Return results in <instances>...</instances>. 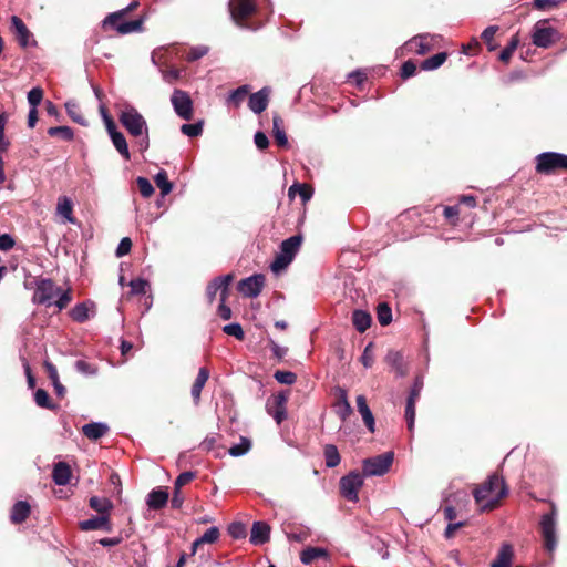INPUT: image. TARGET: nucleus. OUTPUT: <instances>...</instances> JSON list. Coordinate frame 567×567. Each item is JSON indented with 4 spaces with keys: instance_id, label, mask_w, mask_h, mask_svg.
<instances>
[{
    "instance_id": "f257e3e1",
    "label": "nucleus",
    "mask_w": 567,
    "mask_h": 567,
    "mask_svg": "<svg viewBox=\"0 0 567 567\" xmlns=\"http://www.w3.org/2000/svg\"><path fill=\"white\" fill-rule=\"evenodd\" d=\"M118 121L128 134L136 138V146L141 153L150 147L148 126L144 116L132 105L125 107L118 114Z\"/></svg>"
},
{
    "instance_id": "f03ea898",
    "label": "nucleus",
    "mask_w": 567,
    "mask_h": 567,
    "mask_svg": "<svg viewBox=\"0 0 567 567\" xmlns=\"http://www.w3.org/2000/svg\"><path fill=\"white\" fill-rule=\"evenodd\" d=\"M301 243L302 237L300 235H295L285 239L280 244L279 252L270 264V269L276 274H279L281 270L286 269L295 259Z\"/></svg>"
},
{
    "instance_id": "7ed1b4c3",
    "label": "nucleus",
    "mask_w": 567,
    "mask_h": 567,
    "mask_svg": "<svg viewBox=\"0 0 567 567\" xmlns=\"http://www.w3.org/2000/svg\"><path fill=\"white\" fill-rule=\"evenodd\" d=\"M539 525L545 549L553 553L557 547V509L555 505H551L550 512L542 515Z\"/></svg>"
},
{
    "instance_id": "20e7f679",
    "label": "nucleus",
    "mask_w": 567,
    "mask_h": 567,
    "mask_svg": "<svg viewBox=\"0 0 567 567\" xmlns=\"http://www.w3.org/2000/svg\"><path fill=\"white\" fill-rule=\"evenodd\" d=\"M394 453L385 452L362 461L363 476H382L386 474L393 463Z\"/></svg>"
},
{
    "instance_id": "39448f33",
    "label": "nucleus",
    "mask_w": 567,
    "mask_h": 567,
    "mask_svg": "<svg viewBox=\"0 0 567 567\" xmlns=\"http://www.w3.org/2000/svg\"><path fill=\"white\" fill-rule=\"evenodd\" d=\"M557 169H567V154L544 152L536 156V172L551 174Z\"/></svg>"
},
{
    "instance_id": "423d86ee",
    "label": "nucleus",
    "mask_w": 567,
    "mask_h": 567,
    "mask_svg": "<svg viewBox=\"0 0 567 567\" xmlns=\"http://www.w3.org/2000/svg\"><path fill=\"white\" fill-rule=\"evenodd\" d=\"M549 20L537 21L532 30V42L535 47L547 49L558 40V31L548 25Z\"/></svg>"
},
{
    "instance_id": "0eeeda50",
    "label": "nucleus",
    "mask_w": 567,
    "mask_h": 567,
    "mask_svg": "<svg viewBox=\"0 0 567 567\" xmlns=\"http://www.w3.org/2000/svg\"><path fill=\"white\" fill-rule=\"evenodd\" d=\"M363 485V474L352 471L342 476L339 482L340 494L349 502H358L359 489Z\"/></svg>"
},
{
    "instance_id": "6e6552de",
    "label": "nucleus",
    "mask_w": 567,
    "mask_h": 567,
    "mask_svg": "<svg viewBox=\"0 0 567 567\" xmlns=\"http://www.w3.org/2000/svg\"><path fill=\"white\" fill-rule=\"evenodd\" d=\"M288 399L289 391L282 390L272 396V402L271 399H268L266 403L267 413L274 417L278 425H280L287 419L286 404Z\"/></svg>"
},
{
    "instance_id": "1a4fd4ad",
    "label": "nucleus",
    "mask_w": 567,
    "mask_h": 567,
    "mask_svg": "<svg viewBox=\"0 0 567 567\" xmlns=\"http://www.w3.org/2000/svg\"><path fill=\"white\" fill-rule=\"evenodd\" d=\"M171 103L177 116L185 121L192 120L194 106L193 101L186 91L175 89L171 96Z\"/></svg>"
},
{
    "instance_id": "9d476101",
    "label": "nucleus",
    "mask_w": 567,
    "mask_h": 567,
    "mask_svg": "<svg viewBox=\"0 0 567 567\" xmlns=\"http://www.w3.org/2000/svg\"><path fill=\"white\" fill-rule=\"evenodd\" d=\"M58 292H60V288L55 287L53 280L42 278L37 282L33 301L40 305L52 306Z\"/></svg>"
},
{
    "instance_id": "9b49d317",
    "label": "nucleus",
    "mask_w": 567,
    "mask_h": 567,
    "mask_svg": "<svg viewBox=\"0 0 567 567\" xmlns=\"http://www.w3.org/2000/svg\"><path fill=\"white\" fill-rule=\"evenodd\" d=\"M10 29L14 34L17 42L23 49L28 47H35L37 41L33 38L32 32L28 29L25 23L18 16H12L10 19Z\"/></svg>"
},
{
    "instance_id": "f8f14e48",
    "label": "nucleus",
    "mask_w": 567,
    "mask_h": 567,
    "mask_svg": "<svg viewBox=\"0 0 567 567\" xmlns=\"http://www.w3.org/2000/svg\"><path fill=\"white\" fill-rule=\"evenodd\" d=\"M482 486L489 487L488 492L491 496H494L482 506V511L494 508L498 501L506 496L507 494L505 482L497 475L489 476L488 480Z\"/></svg>"
},
{
    "instance_id": "ddd939ff",
    "label": "nucleus",
    "mask_w": 567,
    "mask_h": 567,
    "mask_svg": "<svg viewBox=\"0 0 567 567\" xmlns=\"http://www.w3.org/2000/svg\"><path fill=\"white\" fill-rule=\"evenodd\" d=\"M265 281L266 279L262 274H255L241 279L237 285V289L244 297L256 298L260 295Z\"/></svg>"
},
{
    "instance_id": "4468645a",
    "label": "nucleus",
    "mask_w": 567,
    "mask_h": 567,
    "mask_svg": "<svg viewBox=\"0 0 567 567\" xmlns=\"http://www.w3.org/2000/svg\"><path fill=\"white\" fill-rule=\"evenodd\" d=\"M228 9L231 19L240 24L241 20L247 19L257 10L255 0H229Z\"/></svg>"
},
{
    "instance_id": "2eb2a0df",
    "label": "nucleus",
    "mask_w": 567,
    "mask_h": 567,
    "mask_svg": "<svg viewBox=\"0 0 567 567\" xmlns=\"http://www.w3.org/2000/svg\"><path fill=\"white\" fill-rule=\"evenodd\" d=\"M234 276L233 274H227L224 276H218L214 278L206 288V297L208 302H213L216 298L218 291H220V298H227L228 296V287L233 282Z\"/></svg>"
},
{
    "instance_id": "dca6fc26",
    "label": "nucleus",
    "mask_w": 567,
    "mask_h": 567,
    "mask_svg": "<svg viewBox=\"0 0 567 567\" xmlns=\"http://www.w3.org/2000/svg\"><path fill=\"white\" fill-rule=\"evenodd\" d=\"M427 34H419L408 40L401 48L396 50V54H403V51L410 53H416L419 55H424L432 50V45L426 42Z\"/></svg>"
},
{
    "instance_id": "f3484780",
    "label": "nucleus",
    "mask_w": 567,
    "mask_h": 567,
    "mask_svg": "<svg viewBox=\"0 0 567 567\" xmlns=\"http://www.w3.org/2000/svg\"><path fill=\"white\" fill-rule=\"evenodd\" d=\"M270 89L265 86L249 95L248 107L255 114L262 113L269 103Z\"/></svg>"
},
{
    "instance_id": "a211bd4d",
    "label": "nucleus",
    "mask_w": 567,
    "mask_h": 567,
    "mask_svg": "<svg viewBox=\"0 0 567 567\" xmlns=\"http://www.w3.org/2000/svg\"><path fill=\"white\" fill-rule=\"evenodd\" d=\"M79 527L81 530L89 532V530H97L102 529L105 532H111L112 526L110 523V516L109 514H103L99 516H93L89 519L81 520L79 523Z\"/></svg>"
},
{
    "instance_id": "6ab92c4d",
    "label": "nucleus",
    "mask_w": 567,
    "mask_h": 567,
    "mask_svg": "<svg viewBox=\"0 0 567 567\" xmlns=\"http://www.w3.org/2000/svg\"><path fill=\"white\" fill-rule=\"evenodd\" d=\"M169 494L164 487L153 488L146 496V505L150 509L158 511L166 506Z\"/></svg>"
},
{
    "instance_id": "aec40b11",
    "label": "nucleus",
    "mask_w": 567,
    "mask_h": 567,
    "mask_svg": "<svg viewBox=\"0 0 567 567\" xmlns=\"http://www.w3.org/2000/svg\"><path fill=\"white\" fill-rule=\"evenodd\" d=\"M270 538V526L262 520L254 522L250 530L249 542L252 545H264Z\"/></svg>"
},
{
    "instance_id": "412c9836",
    "label": "nucleus",
    "mask_w": 567,
    "mask_h": 567,
    "mask_svg": "<svg viewBox=\"0 0 567 567\" xmlns=\"http://www.w3.org/2000/svg\"><path fill=\"white\" fill-rule=\"evenodd\" d=\"M336 393L338 401L336 403V413L341 421H346L353 412L352 406L348 400V392L341 386H337Z\"/></svg>"
},
{
    "instance_id": "4be33fe9",
    "label": "nucleus",
    "mask_w": 567,
    "mask_h": 567,
    "mask_svg": "<svg viewBox=\"0 0 567 567\" xmlns=\"http://www.w3.org/2000/svg\"><path fill=\"white\" fill-rule=\"evenodd\" d=\"M358 412L360 413L363 423L365 424L370 433L375 432V420L374 415L367 403V399L363 394H360L355 399Z\"/></svg>"
},
{
    "instance_id": "5701e85b",
    "label": "nucleus",
    "mask_w": 567,
    "mask_h": 567,
    "mask_svg": "<svg viewBox=\"0 0 567 567\" xmlns=\"http://www.w3.org/2000/svg\"><path fill=\"white\" fill-rule=\"evenodd\" d=\"M109 136L116 148V151L120 153V155L128 161L131 158L128 145L126 142V138L122 132H120L117 128L110 127Z\"/></svg>"
},
{
    "instance_id": "b1692460",
    "label": "nucleus",
    "mask_w": 567,
    "mask_h": 567,
    "mask_svg": "<svg viewBox=\"0 0 567 567\" xmlns=\"http://www.w3.org/2000/svg\"><path fill=\"white\" fill-rule=\"evenodd\" d=\"M72 472L66 462H58L53 466L52 480L59 486H65L70 483Z\"/></svg>"
},
{
    "instance_id": "393cba45",
    "label": "nucleus",
    "mask_w": 567,
    "mask_h": 567,
    "mask_svg": "<svg viewBox=\"0 0 567 567\" xmlns=\"http://www.w3.org/2000/svg\"><path fill=\"white\" fill-rule=\"evenodd\" d=\"M109 425L104 422H91L83 425L82 433L89 440L96 441L103 437L109 432Z\"/></svg>"
},
{
    "instance_id": "a878e982",
    "label": "nucleus",
    "mask_w": 567,
    "mask_h": 567,
    "mask_svg": "<svg viewBox=\"0 0 567 567\" xmlns=\"http://www.w3.org/2000/svg\"><path fill=\"white\" fill-rule=\"evenodd\" d=\"M209 378V370L205 367L199 368L197 377L192 385L190 394L195 405L199 403L200 393Z\"/></svg>"
},
{
    "instance_id": "bb28decb",
    "label": "nucleus",
    "mask_w": 567,
    "mask_h": 567,
    "mask_svg": "<svg viewBox=\"0 0 567 567\" xmlns=\"http://www.w3.org/2000/svg\"><path fill=\"white\" fill-rule=\"evenodd\" d=\"M371 322L372 317L368 311L355 309L352 312V324L357 331L361 333L365 332L370 328Z\"/></svg>"
},
{
    "instance_id": "cd10ccee",
    "label": "nucleus",
    "mask_w": 567,
    "mask_h": 567,
    "mask_svg": "<svg viewBox=\"0 0 567 567\" xmlns=\"http://www.w3.org/2000/svg\"><path fill=\"white\" fill-rule=\"evenodd\" d=\"M31 508L28 502L19 501L11 509L10 519L13 524L23 523L30 515Z\"/></svg>"
},
{
    "instance_id": "c85d7f7f",
    "label": "nucleus",
    "mask_w": 567,
    "mask_h": 567,
    "mask_svg": "<svg viewBox=\"0 0 567 567\" xmlns=\"http://www.w3.org/2000/svg\"><path fill=\"white\" fill-rule=\"evenodd\" d=\"M272 134L278 146H288V137L284 128V121L278 114H275L272 117Z\"/></svg>"
},
{
    "instance_id": "c756f323",
    "label": "nucleus",
    "mask_w": 567,
    "mask_h": 567,
    "mask_svg": "<svg viewBox=\"0 0 567 567\" xmlns=\"http://www.w3.org/2000/svg\"><path fill=\"white\" fill-rule=\"evenodd\" d=\"M513 547L504 543L497 554L496 559L491 564V567H511L513 560Z\"/></svg>"
},
{
    "instance_id": "7c9ffc66",
    "label": "nucleus",
    "mask_w": 567,
    "mask_h": 567,
    "mask_svg": "<svg viewBox=\"0 0 567 567\" xmlns=\"http://www.w3.org/2000/svg\"><path fill=\"white\" fill-rule=\"evenodd\" d=\"M385 362L391 365L399 378H402L406 373V369L403 364V355L400 351L391 350L385 357Z\"/></svg>"
},
{
    "instance_id": "2f4dec72",
    "label": "nucleus",
    "mask_w": 567,
    "mask_h": 567,
    "mask_svg": "<svg viewBox=\"0 0 567 567\" xmlns=\"http://www.w3.org/2000/svg\"><path fill=\"white\" fill-rule=\"evenodd\" d=\"M56 213L59 215H61L62 217H64L68 223H70V224L75 223V219L72 215L73 204L69 197L62 196L59 198L58 205H56Z\"/></svg>"
},
{
    "instance_id": "473e14b6",
    "label": "nucleus",
    "mask_w": 567,
    "mask_h": 567,
    "mask_svg": "<svg viewBox=\"0 0 567 567\" xmlns=\"http://www.w3.org/2000/svg\"><path fill=\"white\" fill-rule=\"evenodd\" d=\"M327 555V549L322 547H307L301 551L300 560L305 565H310L315 559L326 557Z\"/></svg>"
},
{
    "instance_id": "72a5a7b5",
    "label": "nucleus",
    "mask_w": 567,
    "mask_h": 567,
    "mask_svg": "<svg viewBox=\"0 0 567 567\" xmlns=\"http://www.w3.org/2000/svg\"><path fill=\"white\" fill-rule=\"evenodd\" d=\"M447 59L446 52H439L421 62V69L424 71H433L439 69Z\"/></svg>"
},
{
    "instance_id": "f704fd0d",
    "label": "nucleus",
    "mask_w": 567,
    "mask_h": 567,
    "mask_svg": "<svg viewBox=\"0 0 567 567\" xmlns=\"http://www.w3.org/2000/svg\"><path fill=\"white\" fill-rule=\"evenodd\" d=\"M89 306H93V302L85 301L74 306L70 312L71 318L79 323L85 322L90 318Z\"/></svg>"
},
{
    "instance_id": "c9c22d12",
    "label": "nucleus",
    "mask_w": 567,
    "mask_h": 567,
    "mask_svg": "<svg viewBox=\"0 0 567 567\" xmlns=\"http://www.w3.org/2000/svg\"><path fill=\"white\" fill-rule=\"evenodd\" d=\"M326 466L333 468L340 464L341 457L336 445L327 444L323 451Z\"/></svg>"
},
{
    "instance_id": "e433bc0d",
    "label": "nucleus",
    "mask_w": 567,
    "mask_h": 567,
    "mask_svg": "<svg viewBox=\"0 0 567 567\" xmlns=\"http://www.w3.org/2000/svg\"><path fill=\"white\" fill-rule=\"evenodd\" d=\"M144 23V18H138L131 21L121 22V24L116 25V32L120 34H130L133 32L142 31V25Z\"/></svg>"
},
{
    "instance_id": "4c0bfd02",
    "label": "nucleus",
    "mask_w": 567,
    "mask_h": 567,
    "mask_svg": "<svg viewBox=\"0 0 567 567\" xmlns=\"http://www.w3.org/2000/svg\"><path fill=\"white\" fill-rule=\"evenodd\" d=\"M44 367L48 371L49 379L52 382V385L55 390L56 395L63 396L65 393V388L60 383L58 370L53 363L45 361Z\"/></svg>"
},
{
    "instance_id": "58836bf2",
    "label": "nucleus",
    "mask_w": 567,
    "mask_h": 567,
    "mask_svg": "<svg viewBox=\"0 0 567 567\" xmlns=\"http://www.w3.org/2000/svg\"><path fill=\"white\" fill-rule=\"evenodd\" d=\"M249 90L250 86L247 84L238 86L229 93L227 97V103L233 104L235 107H238L249 93Z\"/></svg>"
},
{
    "instance_id": "ea45409f",
    "label": "nucleus",
    "mask_w": 567,
    "mask_h": 567,
    "mask_svg": "<svg viewBox=\"0 0 567 567\" xmlns=\"http://www.w3.org/2000/svg\"><path fill=\"white\" fill-rule=\"evenodd\" d=\"M90 507L96 511L100 515L109 514L112 509V503L104 497L92 496L89 501Z\"/></svg>"
},
{
    "instance_id": "a19ab883",
    "label": "nucleus",
    "mask_w": 567,
    "mask_h": 567,
    "mask_svg": "<svg viewBox=\"0 0 567 567\" xmlns=\"http://www.w3.org/2000/svg\"><path fill=\"white\" fill-rule=\"evenodd\" d=\"M156 186L161 189L162 197L168 195L173 189V184L168 181L167 173L161 169L154 177Z\"/></svg>"
},
{
    "instance_id": "79ce46f5",
    "label": "nucleus",
    "mask_w": 567,
    "mask_h": 567,
    "mask_svg": "<svg viewBox=\"0 0 567 567\" xmlns=\"http://www.w3.org/2000/svg\"><path fill=\"white\" fill-rule=\"evenodd\" d=\"M250 449H251V441L246 436H241L239 443L233 445L228 450V453L230 456L239 457V456L247 454L250 451Z\"/></svg>"
},
{
    "instance_id": "37998d69",
    "label": "nucleus",
    "mask_w": 567,
    "mask_h": 567,
    "mask_svg": "<svg viewBox=\"0 0 567 567\" xmlns=\"http://www.w3.org/2000/svg\"><path fill=\"white\" fill-rule=\"evenodd\" d=\"M65 110H66V113L68 115L71 117V120L82 126H86L87 125V121L85 120V117L82 115L79 106L76 103L74 102H66L65 103Z\"/></svg>"
},
{
    "instance_id": "c03bdc74",
    "label": "nucleus",
    "mask_w": 567,
    "mask_h": 567,
    "mask_svg": "<svg viewBox=\"0 0 567 567\" xmlns=\"http://www.w3.org/2000/svg\"><path fill=\"white\" fill-rule=\"evenodd\" d=\"M50 136H59L63 141H72L74 138V132L70 126H52L48 130Z\"/></svg>"
},
{
    "instance_id": "a18cd8bd",
    "label": "nucleus",
    "mask_w": 567,
    "mask_h": 567,
    "mask_svg": "<svg viewBox=\"0 0 567 567\" xmlns=\"http://www.w3.org/2000/svg\"><path fill=\"white\" fill-rule=\"evenodd\" d=\"M377 318L381 326L385 327L392 322V310L388 303L382 302L377 308Z\"/></svg>"
},
{
    "instance_id": "49530a36",
    "label": "nucleus",
    "mask_w": 567,
    "mask_h": 567,
    "mask_svg": "<svg viewBox=\"0 0 567 567\" xmlns=\"http://www.w3.org/2000/svg\"><path fill=\"white\" fill-rule=\"evenodd\" d=\"M34 401H35L37 405H39L40 408H44V409H49V410L58 409L56 404L51 403L48 392L43 389H38L34 392Z\"/></svg>"
},
{
    "instance_id": "de8ad7c7",
    "label": "nucleus",
    "mask_w": 567,
    "mask_h": 567,
    "mask_svg": "<svg viewBox=\"0 0 567 567\" xmlns=\"http://www.w3.org/2000/svg\"><path fill=\"white\" fill-rule=\"evenodd\" d=\"M203 121H197L196 123L183 124L181 126V132L188 137H197L203 133Z\"/></svg>"
},
{
    "instance_id": "09e8293b",
    "label": "nucleus",
    "mask_w": 567,
    "mask_h": 567,
    "mask_svg": "<svg viewBox=\"0 0 567 567\" xmlns=\"http://www.w3.org/2000/svg\"><path fill=\"white\" fill-rule=\"evenodd\" d=\"M518 44H519V39L517 35H514L511 39V41L508 42V44L501 51L499 60L507 63L511 60L515 50L517 49Z\"/></svg>"
},
{
    "instance_id": "8fccbe9b",
    "label": "nucleus",
    "mask_w": 567,
    "mask_h": 567,
    "mask_svg": "<svg viewBox=\"0 0 567 567\" xmlns=\"http://www.w3.org/2000/svg\"><path fill=\"white\" fill-rule=\"evenodd\" d=\"M74 369L76 370V372H79L83 375H86V377H92L97 373V367L94 364H91L90 362H87L85 360L75 361Z\"/></svg>"
},
{
    "instance_id": "3c124183",
    "label": "nucleus",
    "mask_w": 567,
    "mask_h": 567,
    "mask_svg": "<svg viewBox=\"0 0 567 567\" xmlns=\"http://www.w3.org/2000/svg\"><path fill=\"white\" fill-rule=\"evenodd\" d=\"M123 13L118 10L112 13H109L102 21L103 28H111L116 31V25L121 24L123 21Z\"/></svg>"
},
{
    "instance_id": "603ef678",
    "label": "nucleus",
    "mask_w": 567,
    "mask_h": 567,
    "mask_svg": "<svg viewBox=\"0 0 567 567\" xmlns=\"http://www.w3.org/2000/svg\"><path fill=\"white\" fill-rule=\"evenodd\" d=\"M136 184H137V187H138V190H140L141 195L144 198H148V197H151L153 195L154 187H153V185H152V183L150 182L148 178L143 177V176H138L136 178Z\"/></svg>"
},
{
    "instance_id": "864d4df0",
    "label": "nucleus",
    "mask_w": 567,
    "mask_h": 567,
    "mask_svg": "<svg viewBox=\"0 0 567 567\" xmlns=\"http://www.w3.org/2000/svg\"><path fill=\"white\" fill-rule=\"evenodd\" d=\"M274 378L277 382L287 385L293 384L297 380L296 373L285 370H277L274 374Z\"/></svg>"
},
{
    "instance_id": "5fc2aeb1",
    "label": "nucleus",
    "mask_w": 567,
    "mask_h": 567,
    "mask_svg": "<svg viewBox=\"0 0 567 567\" xmlns=\"http://www.w3.org/2000/svg\"><path fill=\"white\" fill-rule=\"evenodd\" d=\"M415 402L406 399L405 404V420L406 425L410 432L414 429V422H415Z\"/></svg>"
},
{
    "instance_id": "6e6d98bb",
    "label": "nucleus",
    "mask_w": 567,
    "mask_h": 567,
    "mask_svg": "<svg viewBox=\"0 0 567 567\" xmlns=\"http://www.w3.org/2000/svg\"><path fill=\"white\" fill-rule=\"evenodd\" d=\"M131 288V295H144L148 287V281L143 278L132 279L128 284Z\"/></svg>"
},
{
    "instance_id": "4d7b16f0",
    "label": "nucleus",
    "mask_w": 567,
    "mask_h": 567,
    "mask_svg": "<svg viewBox=\"0 0 567 567\" xmlns=\"http://www.w3.org/2000/svg\"><path fill=\"white\" fill-rule=\"evenodd\" d=\"M224 333L235 337L237 340H243L245 337L243 327L238 322H231L223 327Z\"/></svg>"
},
{
    "instance_id": "13d9d810",
    "label": "nucleus",
    "mask_w": 567,
    "mask_h": 567,
    "mask_svg": "<svg viewBox=\"0 0 567 567\" xmlns=\"http://www.w3.org/2000/svg\"><path fill=\"white\" fill-rule=\"evenodd\" d=\"M487 486H478L474 489L473 496L475 502L482 507L488 499H491L493 496H491L488 492Z\"/></svg>"
},
{
    "instance_id": "bf43d9fd",
    "label": "nucleus",
    "mask_w": 567,
    "mask_h": 567,
    "mask_svg": "<svg viewBox=\"0 0 567 567\" xmlns=\"http://www.w3.org/2000/svg\"><path fill=\"white\" fill-rule=\"evenodd\" d=\"M298 192L299 196L303 202L309 200L312 197V190L305 184H293L289 188V195H292L295 192Z\"/></svg>"
},
{
    "instance_id": "052dcab7",
    "label": "nucleus",
    "mask_w": 567,
    "mask_h": 567,
    "mask_svg": "<svg viewBox=\"0 0 567 567\" xmlns=\"http://www.w3.org/2000/svg\"><path fill=\"white\" fill-rule=\"evenodd\" d=\"M219 535V528L213 526L208 528L200 537H198V539L202 544H214L218 540Z\"/></svg>"
},
{
    "instance_id": "680f3d73",
    "label": "nucleus",
    "mask_w": 567,
    "mask_h": 567,
    "mask_svg": "<svg viewBox=\"0 0 567 567\" xmlns=\"http://www.w3.org/2000/svg\"><path fill=\"white\" fill-rule=\"evenodd\" d=\"M196 476L197 473L195 471H185L181 473L174 482L175 489H182L184 485L193 481Z\"/></svg>"
},
{
    "instance_id": "e2e57ef3",
    "label": "nucleus",
    "mask_w": 567,
    "mask_h": 567,
    "mask_svg": "<svg viewBox=\"0 0 567 567\" xmlns=\"http://www.w3.org/2000/svg\"><path fill=\"white\" fill-rule=\"evenodd\" d=\"M209 51V48L207 45H196V47H193L188 54H187V61L188 62H194V61H197L199 59H202L203 56H205Z\"/></svg>"
},
{
    "instance_id": "0e129e2a",
    "label": "nucleus",
    "mask_w": 567,
    "mask_h": 567,
    "mask_svg": "<svg viewBox=\"0 0 567 567\" xmlns=\"http://www.w3.org/2000/svg\"><path fill=\"white\" fill-rule=\"evenodd\" d=\"M361 363L364 365V368H371L374 362V355H373V342H369L361 357H360Z\"/></svg>"
},
{
    "instance_id": "69168bd1",
    "label": "nucleus",
    "mask_w": 567,
    "mask_h": 567,
    "mask_svg": "<svg viewBox=\"0 0 567 567\" xmlns=\"http://www.w3.org/2000/svg\"><path fill=\"white\" fill-rule=\"evenodd\" d=\"M43 99V90L39 86L31 89L28 92V103L30 107H38Z\"/></svg>"
},
{
    "instance_id": "338daca9",
    "label": "nucleus",
    "mask_w": 567,
    "mask_h": 567,
    "mask_svg": "<svg viewBox=\"0 0 567 567\" xmlns=\"http://www.w3.org/2000/svg\"><path fill=\"white\" fill-rule=\"evenodd\" d=\"M229 535L235 539H240L246 536V527L240 522H234L228 526Z\"/></svg>"
},
{
    "instance_id": "774afa93",
    "label": "nucleus",
    "mask_w": 567,
    "mask_h": 567,
    "mask_svg": "<svg viewBox=\"0 0 567 567\" xmlns=\"http://www.w3.org/2000/svg\"><path fill=\"white\" fill-rule=\"evenodd\" d=\"M56 296L58 299L55 301L53 300V305L56 306L60 310L64 309L72 299V293L70 290L62 291L60 289V292H58Z\"/></svg>"
}]
</instances>
